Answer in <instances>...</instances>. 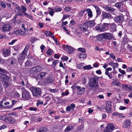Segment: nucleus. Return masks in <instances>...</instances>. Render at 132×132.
I'll return each mask as SVG.
<instances>
[{"label": "nucleus", "instance_id": "obj_1", "mask_svg": "<svg viewBox=\"0 0 132 132\" xmlns=\"http://www.w3.org/2000/svg\"><path fill=\"white\" fill-rule=\"evenodd\" d=\"M29 48V46L26 45L22 52L18 56L17 60L19 64L21 65L23 63V59L27 55V51Z\"/></svg>", "mask_w": 132, "mask_h": 132}, {"label": "nucleus", "instance_id": "obj_2", "mask_svg": "<svg viewBox=\"0 0 132 132\" xmlns=\"http://www.w3.org/2000/svg\"><path fill=\"white\" fill-rule=\"evenodd\" d=\"M110 26V23H104L103 24L97 25L96 27V29L100 32H104L108 30Z\"/></svg>", "mask_w": 132, "mask_h": 132}, {"label": "nucleus", "instance_id": "obj_3", "mask_svg": "<svg viewBox=\"0 0 132 132\" xmlns=\"http://www.w3.org/2000/svg\"><path fill=\"white\" fill-rule=\"evenodd\" d=\"M78 50L80 52L78 54L79 57L80 58L85 59L87 55L86 53V50L84 48H79Z\"/></svg>", "mask_w": 132, "mask_h": 132}, {"label": "nucleus", "instance_id": "obj_4", "mask_svg": "<svg viewBox=\"0 0 132 132\" xmlns=\"http://www.w3.org/2000/svg\"><path fill=\"white\" fill-rule=\"evenodd\" d=\"M32 92L33 96L39 97L41 96V90L39 88H33Z\"/></svg>", "mask_w": 132, "mask_h": 132}, {"label": "nucleus", "instance_id": "obj_5", "mask_svg": "<svg viewBox=\"0 0 132 132\" xmlns=\"http://www.w3.org/2000/svg\"><path fill=\"white\" fill-rule=\"evenodd\" d=\"M42 70V68L39 66H36L31 69L30 70V73L32 75H34L36 73L40 72Z\"/></svg>", "mask_w": 132, "mask_h": 132}, {"label": "nucleus", "instance_id": "obj_6", "mask_svg": "<svg viewBox=\"0 0 132 132\" xmlns=\"http://www.w3.org/2000/svg\"><path fill=\"white\" fill-rule=\"evenodd\" d=\"M22 97L26 100H28L30 98V96L28 92L26 89H23L22 91Z\"/></svg>", "mask_w": 132, "mask_h": 132}, {"label": "nucleus", "instance_id": "obj_7", "mask_svg": "<svg viewBox=\"0 0 132 132\" xmlns=\"http://www.w3.org/2000/svg\"><path fill=\"white\" fill-rule=\"evenodd\" d=\"M114 21L120 25L124 21V18L121 15H119L114 18Z\"/></svg>", "mask_w": 132, "mask_h": 132}, {"label": "nucleus", "instance_id": "obj_8", "mask_svg": "<svg viewBox=\"0 0 132 132\" xmlns=\"http://www.w3.org/2000/svg\"><path fill=\"white\" fill-rule=\"evenodd\" d=\"M78 28L80 30L83 32H85L88 29V28L85 22L83 24L79 25Z\"/></svg>", "mask_w": 132, "mask_h": 132}, {"label": "nucleus", "instance_id": "obj_9", "mask_svg": "<svg viewBox=\"0 0 132 132\" xmlns=\"http://www.w3.org/2000/svg\"><path fill=\"white\" fill-rule=\"evenodd\" d=\"M77 90H78L77 92V94L79 95L82 94L84 93L85 88L84 87H80L78 86L77 87Z\"/></svg>", "mask_w": 132, "mask_h": 132}, {"label": "nucleus", "instance_id": "obj_10", "mask_svg": "<svg viewBox=\"0 0 132 132\" xmlns=\"http://www.w3.org/2000/svg\"><path fill=\"white\" fill-rule=\"evenodd\" d=\"M16 61V59L14 58L11 57L7 60L6 62L8 65H11L15 64Z\"/></svg>", "mask_w": 132, "mask_h": 132}, {"label": "nucleus", "instance_id": "obj_11", "mask_svg": "<svg viewBox=\"0 0 132 132\" xmlns=\"http://www.w3.org/2000/svg\"><path fill=\"white\" fill-rule=\"evenodd\" d=\"M2 28L3 31L6 32L10 30L12 28V27L9 24H4L3 25Z\"/></svg>", "mask_w": 132, "mask_h": 132}, {"label": "nucleus", "instance_id": "obj_12", "mask_svg": "<svg viewBox=\"0 0 132 132\" xmlns=\"http://www.w3.org/2000/svg\"><path fill=\"white\" fill-rule=\"evenodd\" d=\"M54 79L52 76L49 75L48 77L45 79L44 82L46 84H51L53 82Z\"/></svg>", "mask_w": 132, "mask_h": 132}, {"label": "nucleus", "instance_id": "obj_13", "mask_svg": "<svg viewBox=\"0 0 132 132\" xmlns=\"http://www.w3.org/2000/svg\"><path fill=\"white\" fill-rule=\"evenodd\" d=\"M114 129V126L111 123H109L107 126L106 128V132H111Z\"/></svg>", "mask_w": 132, "mask_h": 132}, {"label": "nucleus", "instance_id": "obj_14", "mask_svg": "<svg viewBox=\"0 0 132 132\" xmlns=\"http://www.w3.org/2000/svg\"><path fill=\"white\" fill-rule=\"evenodd\" d=\"M5 122L7 123H13L15 122V119L11 117H6Z\"/></svg>", "mask_w": 132, "mask_h": 132}, {"label": "nucleus", "instance_id": "obj_15", "mask_svg": "<svg viewBox=\"0 0 132 132\" xmlns=\"http://www.w3.org/2000/svg\"><path fill=\"white\" fill-rule=\"evenodd\" d=\"M3 55L4 57H7L10 55L11 51L9 49H5L3 50Z\"/></svg>", "mask_w": 132, "mask_h": 132}, {"label": "nucleus", "instance_id": "obj_16", "mask_svg": "<svg viewBox=\"0 0 132 132\" xmlns=\"http://www.w3.org/2000/svg\"><path fill=\"white\" fill-rule=\"evenodd\" d=\"M111 102L110 101L107 102L106 103L105 110L107 113H109L111 111Z\"/></svg>", "mask_w": 132, "mask_h": 132}, {"label": "nucleus", "instance_id": "obj_17", "mask_svg": "<svg viewBox=\"0 0 132 132\" xmlns=\"http://www.w3.org/2000/svg\"><path fill=\"white\" fill-rule=\"evenodd\" d=\"M9 78V77L6 74L0 72V79L3 82Z\"/></svg>", "mask_w": 132, "mask_h": 132}, {"label": "nucleus", "instance_id": "obj_18", "mask_svg": "<svg viewBox=\"0 0 132 132\" xmlns=\"http://www.w3.org/2000/svg\"><path fill=\"white\" fill-rule=\"evenodd\" d=\"M3 83L4 86L5 88H7L12 84L11 81L9 79V78L7 79L5 81H3Z\"/></svg>", "mask_w": 132, "mask_h": 132}, {"label": "nucleus", "instance_id": "obj_19", "mask_svg": "<svg viewBox=\"0 0 132 132\" xmlns=\"http://www.w3.org/2000/svg\"><path fill=\"white\" fill-rule=\"evenodd\" d=\"M103 34L105 39H107L110 40L111 39L113 38V35L111 33L106 32Z\"/></svg>", "mask_w": 132, "mask_h": 132}, {"label": "nucleus", "instance_id": "obj_20", "mask_svg": "<svg viewBox=\"0 0 132 132\" xmlns=\"http://www.w3.org/2000/svg\"><path fill=\"white\" fill-rule=\"evenodd\" d=\"M110 30L111 32H113L116 31V26L115 23H113L110 24Z\"/></svg>", "mask_w": 132, "mask_h": 132}, {"label": "nucleus", "instance_id": "obj_21", "mask_svg": "<svg viewBox=\"0 0 132 132\" xmlns=\"http://www.w3.org/2000/svg\"><path fill=\"white\" fill-rule=\"evenodd\" d=\"M112 85L114 86H120L121 85V83L118 80L115 79L112 81Z\"/></svg>", "mask_w": 132, "mask_h": 132}, {"label": "nucleus", "instance_id": "obj_22", "mask_svg": "<svg viewBox=\"0 0 132 132\" xmlns=\"http://www.w3.org/2000/svg\"><path fill=\"white\" fill-rule=\"evenodd\" d=\"M65 47H66V51H67L68 53L70 54L73 53L74 50L72 47L67 45H66Z\"/></svg>", "mask_w": 132, "mask_h": 132}, {"label": "nucleus", "instance_id": "obj_23", "mask_svg": "<svg viewBox=\"0 0 132 132\" xmlns=\"http://www.w3.org/2000/svg\"><path fill=\"white\" fill-rule=\"evenodd\" d=\"M46 74V73L45 72H42L39 73L37 75L38 79L39 80H42Z\"/></svg>", "mask_w": 132, "mask_h": 132}, {"label": "nucleus", "instance_id": "obj_24", "mask_svg": "<svg viewBox=\"0 0 132 132\" xmlns=\"http://www.w3.org/2000/svg\"><path fill=\"white\" fill-rule=\"evenodd\" d=\"M88 28L89 27H93L95 25V23L93 21H87L85 22Z\"/></svg>", "mask_w": 132, "mask_h": 132}, {"label": "nucleus", "instance_id": "obj_25", "mask_svg": "<svg viewBox=\"0 0 132 132\" xmlns=\"http://www.w3.org/2000/svg\"><path fill=\"white\" fill-rule=\"evenodd\" d=\"M103 19H109L112 18L111 15L109 13H103L102 14Z\"/></svg>", "mask_w": 132, "mask_h": 132}, {"label": "nucleus", "instance_id": "obj_26", "mask_svg": "<svg viewBox=\"0 0 132 132\" xmlns=\"http://www.w3.org/2000/svg\"><path fill=\"white\" fill-rule=\"evenodd\" d=\"M105 9L106 11L111 13L113 12L115 10V9L111 7H109L108 6H106L105 7Z\"/></svg>", "mask_w": 132, "mask_h": 132}, {"label": "nucleus", "instance_id": "obj_27", "mask_svg": "<svg viewBox=\"0 0 132 132\" xmlns=\"http://www.w3.org/2000/svg\"><path fill=\"white\" fill-rule=\"evenodd\" d=\"M97 39L98 40L100 41H104L106 40L105 38L104 37V35L103 33L100 35L98 36Z\"/></svg>", "mask_w": 132, "mask_h": 132}, {"label": "nucleus", "instance_id": "obj_28", "mask_svg": "<svg viewBox=\"0 0 132 132\" xmlns=\"http://www.w3.org/2000/svg\"><path fill=\"white\" fill-rule=\"evenodd\" d=\"M98 83H95L91 80V81H90L89 82V87H98Z\"/></svg>", "mask_w": 132, "mask_h": 132}, {"label": "nucleus", "instance_id": "obj_29", "mask_svg": "<svg viewBox=\"0 0 132 132\" xmlns=\"http://www.w3.org/2000/svg\"><path fill=\"white\" fill-rule=\"evenodd\" d=\"M85 11L87 12L89 18L92 17L93 16L92 12L91 10L89 9H88L85 10Z\"/></svg>", "mask_w": 132, "mask_h": 132}, {"label": "nucleus", "instance_id": "obj_30", "mask_svg": "<svg viewBox=\"0 0 132 132\" xmlns=\"http://www.w3.org/2000/svg\"><path fill=\"white\" fill-rule=\"evenodd\" d=\"M15 33L17 34H20L21 35L24 36L25 35V33L24 32L22 31L21 30L19 29L15 31Z\"/></svg>", "mask_w": 132, "mask_h": 132}, {"label": "nucleus", "instance_id": "obj_31", "mask_svg": "<svg viewBox=\"0 0 132 132\" xmlns=\"http://www.w3.org/2000/svg\"><path fill=\"white\" fill-rule=\"evenodd\" d=\"M130 122L129 120H126L125 122V124L123 125V127L125 128H127L130 125Z\"/></svg>", "mask_w": 132, "mask_h": 132}, {"label": "nucleus", "instance_id": "obj_32", "mask_svg": "<svg viewBox=\"0 0 132 132\" xmlns=\"http://www.w3.org/2000/svg\"><path fill=\"white\" fill-rule=\"evenodd\" d=\"M123 5V3L121 2H117L115 4V5L117 8L119 9Z\"/></svg>", "mask_w": 132, "mask_h": 132}, {"label": "nucleus", "instance_id": "obj_33", "mask_svg": "<svg viewBox=\"0 0 132 132\" xmlns=\"http://www.w3.org/2000/svg\"><path fill=\"white\" fill-rule=\"evenodd\" d=\"M74 129L73 127L72 126H67L65 129L66 131H70L71 130Z\"/></svg>", "mask_w": 132, "mask_h": 132}, {"label": "nucleus", "instance_id": "obj_34", "mask_svg": "<svg viewBox=\"0 0 132 132\" xmlns=\"http://www.w3.org/2000/svg\"><path fill=\"white\" fill-rule=\"evenodd\" d=\"M27 83V85H28V82L26 80H21L19 82V84H21V85H22L23 86H24L25 85V83L26 85V83Z\"/></svg>", "mask_w": 132, "mask_h": 132}, {"label": "nucleus", "instance_id": "obj_35", "mask_svg": "<svg viewBox=\"0 0 132 132\" xmlns=\"http://www.w3.org/2000/svg\"><path fill=\"white\" fill-rule=\"evenodd\" d=\"M95 7L96 10L97 15H98L100 14L101 13V11L99 7L97 6H95Z\"/></svg>", "mask_w": 132, "mask_h": 132}, {"label": "nucleus", "instance_id": "obj_36", "mask_svg": "<svg viewBox=\"0 0 132 132\" xmlns=\"http://www.w3.org/2000/svg\"><path fill=\"white\" fill-rule=\"evenodd\" d=\"M95 83H98V78L96 77H94L92 78V80Z\"/></svg>", "mask_w": 132, "mask_h": 132}, {"label": "nucleus", "instance_id": "obj_37", "mask_svg": "<svg viewBox=\"0 0 132 132\" xmlns=\"http://www.w3.org/2000/svg\"><path fill=\"white\" fill-rule=\"evenodd\" d=\"M119 10L122 12L125 11H126L125 6L124 5H123L119 9Z\"/></svg>", "mask_w": 132, "mask_h": 132}, {"label": "nucleus", "instance_id": "obj_38", "mask_svg": "<svg viewBox=\"0 0 132 132\" xmlns=\"http://www.w3.org/2000/svg\"><path fill=\"white\" fill-rule=\"evenodd\" d=\"M47 131V130L45 127L40 128L39 132H46Z\"/></svg>", "mask_w": 132, "mask_h": 132}, {"label": "nucleus", "instance_id": "obj_39", "mask_svg": "<svg viewBox=\"0 0 132 132\" xmlns=\"http://www.w3.org/2000/svg\"><path fill=\"white\" fill-rule=\"evenodd\" d=\"M25 65L27 67H29L31 65V63L29 60H27L25 63Z\"/></svg>", "mask_w": 132, "mask_h": 132}, {"label": "nucleus", "instance_id": "obj_40", "mask_svg": "<svg viewBox=\"0 0 132 132\" xmlns=\"http://www.w3.org/2000/svg\"><path fill=\"white\" fill-rule=\"evenodd\" d=\"M20 10V6L18 5L14 9V11L16 13L19 12Z\"/></svg>", "mask_w": 132, "mask_h": 132}, {"label": "nucleus", "instance_id": "obj_41", "mask_svg": "<svg viewBox=\"0 0 132 132\" xmlns=\"http://www.w3.org/2000/svg\"><path fill=\"white\" fill-rule=\"evenodd\" d=\"M45 34L47 36H52V35H53V34L49 31H46L45 32Z\"/></svg>", "mask_w": 132, "mask_h": 132}, {"label": "nucleus", "instance_id": "obj_42", "mask_svg": "<svg viewBox=\"0 0 132 132\" xmlns=\"http://www.w3.org/2000/svg\"><path fill=\"white\" fill-rule=\"evenodd\" d=\"M83 68L85 69L88 70L92 69V67L90 65H88L83 67Z\"/></svg>", "mask_w": 132, "mask_h": 132}, {"label": "nucleus", "instance_id": "obj_43", "mask_svg": "<svg viewBox=\"0 0 132 132\" xmlns=\"http://www.w3.org/2000/svg\"><path fill=\"white\" fill-rule=\"evenodd\" d=\"M59 62V61L57 60H56L53 62V64L52 66L53 67H55L56 65Z\"/></svg>", "mask_w": 132, "mask_h": 132}, {"label": "nucleus", "instance_id": "obj_44", "mask_svg": "<svg viewBox=\"0 0 132 132\" xmlns=\"http://www.w3.org/2000/svg\"><path fill=\"white\" fill-rule=\"evenodd\" d=\"M0 72L5 73H7L8 72L4 69H2L0 67Z\"/></svg>", "mask_w": 132, "mask_h": 132}, {"label": "nucleus", "instance_id": "obj_45", "mask_svg": "<svg viewBox=\"0 0 132 132\" xmlns=\"http://www.w3.org/2000/svg\"><path fill=\"white\" fill-rule=\"evenodd\" d=\"M113 70L115 69L116 67L117 68L118 67V63H114L112 66Z\"/></svg>", "mask_w": 132, "mask_h": 132}, {"label": "nucleus", "instance_id": "obj_46", "mask_svg": "<svg viewBox=\"0 0 132 132\" xmlns=\"http://www.w3.org/2000/svg\"><path fill=\"white\" fill-rule=\"evenodd\" d=\"M21 8L22 9V12L23 13L26 12L27 11V9L23 5H22L21 6Z\"/></svg>", "mask_w": 132, "mask_h": 132}, {"label": "nucleus", "instance_id": "obj_47", "mask_svg": "<svg viewBox=\"0 0 132 132\" xmlns=\"http://www.w3.org/2000/svg\"><path fill=\"white\" fill-rule=\"evenodd\" d=\"M23 13H24V15L26 17L29 18L30 19H31L32 16L27 13L25 12Z\"/></svg>", "mask_w": 132, "mask_h": 132}, {"label": "nucleus", "instance_id": "obj_48", "mask_svg": "<svg viewBox=\"0 0 132 132\" xmlns=\"http://www.w3.org/2000/svg\"><path fill=\"white\" fill-rule=\"evenodd\" d=\"M69 17V16L67 15V14H63V17L62 18L61 20L62 21H63V20H64L65 19L68 18Z\"/></svg>", "mask_w": 132, "mask_h": 132}, {"label": "nucleus", "instance_id": "obj_49", "mask_svg": "<svg viewBox=\"0 0 132 132\" xmlns=\"http://www.w3.org/2000/svg\"><path fill=\"white\" fill-rule=\"evenodd\" d=\"M43 102L42 101H40L39 100H38L37 101V103H36V105L38 106L40 104H43Z\"/></svg>", "mask_w": 132, "mask_h": 132}, {"label": "nucleus", "instance_id": "obj_50", "mask_svg": "<svg viewBox=\"0 0 132 132\" xmlns=\"http://www.w3.org/2000/svg\"><path fill=\"white\" fill-rule=\"evenodd\" d=\"M55 12V11L53 9H52V11H50L49 12V14L50 15L52 16L53 15L54 13Z\"/></svg>", "mask_w": 132, "mask_h": 132}, {"label": "nucleus", "instance_id": "obj_51", "mask_svg": "<svg viewBox=\"0 0 132 132\" xmlns=\"http://www.w3.org/2000/svg\"><path fill=\"white\" fill-rule=\"evenodd\" d=\"M1 7L3 8H5L6 7V5L4 2H1Z\"/></svg>", "mask_w": 132, "mask_h": 132}, {"label": "nucleus", "instance_id": "obj_52", "mask_svg": "<svg viewBox=\"0 0 132 132\" xmlns=\"http://www.w3.org/2000/svg\"><path fill=\"white\" fill-rule=\"evenodd\" d=\"M6 117L5 116H3L0 115V120H5V122Z\"/></svg>", "mask_w": 132, "mask_h": 132}, {"label": "nucleus", "instance_id": "obj_53", "mask_svg": "<svg viewBox=\"0 0 132 132\" xmlns=\"http://www.w3.org/2000/svg\"><path fill=\"white\" fill-rule=\"evenodd\" d=\"M84 126V124H81L79 126L78 128V131H79L80 130H81V129L83 128Z\"/></svg>", "mask_w": 132, "mask_h": 132}, {"label": "nucleus", "instance_id": "obj_54", "mask_svg": "<svg viewBox=\"0 0 132 132\" xmlns=\"http://www.w3.org/2000/svg\"><path fill=\"white\" fill-rule=\"evenodd\" d=\"M13 48L14 50L16 51H18L19 49V46H15L13 47Z\"/></svg>", "mask_w": 132, "mask_h": 132}, {"label": "nucleus", "instance_id": "obj_55", "mask_svg": "<svg viewBox=\"0 0 132 132\" xmlns=\"http://www.w3.org/2000/svg\"><path fill=\"white\" fill-rule=\"evenodd\" d=\"M49 91L50 92L55 93L57 91V89H50Z\"/></svg>", "mask_w": 132, "mask_h": 132}, {"label": "nucleus", "instance_id": "obj_56", "mask_svg": "<svg viewBox=\"0 0 132 132\" xmlns=\"http://www.w3.org/2000/svg\"><path fill=\"white\" fill-rule=\"evenodd\" d=\"M69 106H70L72 110H73L75 107V105L73 103H72Z\"/></svg>", "mask_w": 132, "mask_h": 132}, {"label": "nucleus", "instance_id": "obj_57", "mask_svg": "<svg viewBox=\"0 0 132 132\" xmlns=\"http://www.w3.org/2000/svg\"><path fill=\"white\" fill-rule=\"evenodd\" d=\"M116 1V0H108V3L110 4H112L115 3Z\"/></svg>", "mask_w": 132, "mask_h": 132}, {"label": "nucleus", "instance_id": "obj_58", "mask_svg": "<svg viewBox=\"0 0 132 132\" xmlns=\"http://www.w3.org/2000/svg\"><path fill=\"white\" fill-rule=\"evenodd\" d=\"M85 10H82L80 11L79 12V15L81 16H83L84 13H85Z\"/></svg>", "mask_w": 132, "mask_h": 132}, {"label": "nucleus", "instance_id": "obj_59", "mask_svg": "<svg viewBox=\"0 0 132 132\" xmlns=\"http://www.w3.org/2000/svg\"><path fill=\"white\" fill-rule=\"evenodd\" d=\"M110 57L112 58V59L114 60L116 59V57L113 53L110 54Z\"/></svg>", "mask_w": 132, "mask_h": 132}, {"label": "nucleus", "instance_id": "obj_60", "mask_svg": "<svg viewBox=\"0 0 132 132\" xmlns=\"http://www.w3.org/2000/svg\"><path fill=\"white\" fill-rule=\"evenodd\" d=\"M17 41V40L16 39H15L13 40L11 42L9 43V45H12L15 42H16Z\"/></svg>", "mask_w": 132, "mask_h": 132}, {"label": "nucleus", "instance_id": "obj_61", "mask_svg": "<svg viewBox=\"0 0 132 132\" xmlns=\"http://www.w3.org/2000/svg\"><path fill=\"white\" fill-rule=\"evenodd\" d=\"M65 11L67 12H69L71 10V8L70 7H67L64 9Z\"/></svg>", "mask_w": 132, "mask_h": 132}, {"label": "nucleus", "instance_id": "obj_62", "mask_svg": "<svg viewBox=\"0 0 132 132\" xmlns=\"http://www.w3.org/2000/svg\"><path fill=\"white\" fill-rule=\"evenodd\" d=\"M29 109L31 111H36L37 110V109L36 108L33 107L30 108Z\"/></svg>", "mask_w": 132, "mask_h": 132}, {"label": "nucleus", "instance_id": "obj_63", "mask_svg": "<svg viewBox=\"0 0 132 132\" xmlns=\"http://www.w3.org/2000/svg\"><path fill=\"white\" fill-rule=\"evenodd\" d=\"M119 72L122 74H125V72L124 70H122L120 69H119Z\"/></svg>", "mask_w": 132, "mask_h": 132}, {"label": "nucleus", "instance_id": "obj_64", "mask_svg": "<svg viewBox=\"0 0 132 132\" xmlns=\"http://www.w3.org/2000/svg\"><path fill=\"white\" fill-rule=\"evenodd\" d=\"M69 94V92L68 91H67L65 92V93L63 92L62 93V95L63 96H65V95H68Z\"/></svg>", "mask_w": 132, "mask_h": 132}]
</instances>
